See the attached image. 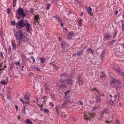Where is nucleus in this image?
Segmentation results:
<instances>
[{
    "instance_id": "f257e3e1",
    "label": "nucleus",
    "mask_w": 124,
    "mask_h": 124,
    "mask_svg": "<svg viewBox=\"0 0 124 124\" xmlns=\"http://www.w3.org/2000/svg\"><path fill=\"white\" fill-rule=\"evenodd\" d=\"M14 36L17 41H19V44L22 41L24 40L25 37L23 33L21 30L18 31L15 33Z\"/></svg>"
},
{
    "instance_id": "f03ea898",
    "label": "nucleus",
    "mask_w": 124,
    "mask_h": 124,
    "mask_svg": "<svg viewBox=\"0 0 124 124\" xmlns=\"http://www.w3.org/2000/svg\"><path fill=\"white\" fill-rule=\"evenodd\" d=\"M25 25L23 20V19L18 21L16 24V28L17 29L23 28L25 26Z\"/></svg>"
},
{
    "instance_id": "7ed1b4c3",
    "label": "nucleus",
    "mask_w": 124,
    "mask_h": 124,
    "mask_svg": "<svg viewBox=\"0 0 124 124\" xmlns=\"http://www.w3.org/2000/svg\"><path fill=\"white\" fill-rule=\"evenodd\" d=\"M69 103L68 101H67L63 104L62 106H56V107L55 108L58 115L59 114L58 111L59 109H60L62 107L63 108H67V106L69 105Z\"/></svg>"
},
{
    "instance_id": "20e7f679",
    "label": "nucleus",
    "mask_w": 124,
    "mask_h": 124,
    "mask_svg": "<svg viewBox=\"0 0 124 124\" xmlns=\"http://www.w3.org/2000/svg\"><path fill=\"white\" fill-rule=\"evenodd\" d=\"M16 13L18 14L23 17H24L26 16V15L24 12L23 9L21 8H18Z\"/></svg>"
},
{
    "instance_id": "39448f33",
    "label": "nucleus",
    "mask_w": 124,
    "mask_h": 124,
    "mask_svg": "<svg viewBox=\"0 0 124 124\" xmlns=\"http://www.w3.org/2000/svg\"><path fill=\"white\" fill-rule=\"evenodd\" d=\"M69 46V44L66 42H63L61 43L62 48L63 50H66Z\"/></svg>"
},
{
    "instance_id": "423d86ee",
    "label": "nucleus",
    "mask_w": 124,
    "mask_h": 124,
    "mask_svg": "<svg viewBox=\"0 0 124 124\" xmlns=\"http://www.w3.org/2000/svg\"><path fill=\"white\" fill-rule=\"evenodd\" d=\"M56 85L59 88L61 89V90H63L64 88L66 87L65 85H63L60 84L59 82H57L56 83Z\"/></svg>"
},
{
    "instance_id": "0eeeda50",
    "label": "nucleus",
    "mask_w": 124,
    "mask_h": 124,
    "mask_svg": "<svg viewBox=\"0 0 124 124\" xmlns=\"http://www.w3.org/2000/svg\"><path fill=\"white\" fill-rule=\"evenodd\" d=\"M88 114L89 115V117L88 116H86L85 115L84 117L85 119L88 120V119L90 121V119L89 118V117H93L94 115V114L89 113Z\"/></svg>"
},
{
    "instance_id": "6e6552de",
    "label": "nucleus",
    "mask_w": 124,
    "mask_h": 124,
    "mask_svg": "<svg viewBox=\"0 0 124 124\" xmlns=\"http://www.w3.org/2000/svg\"><path fill=\"white\" fill-rule=\"evenodd\" d=\"M31 69H33L34 70L40 72L41 71L39 68L38 67L36 66L33 65H31Z\"/></svg>"
},
{
    "instance_id": "1a4fd4ad",
    "label": "nucleus",
    "mask_w": 124,
    "mask_h": 124,
    "mask_svg": "<svg viewBox=\"0 0 124 124\" xmlns=\"http://www.w3.org/2000/svg\"><path fill=\"white\" fill-rule=\"evenodd\" d=\"M67 74H62L60 76V79L62 81L65 80L68 76Z\"/></svg>"
},
{
    "instance_id": "9d476101",
    "label": "nucleus",
    "mask_w": 124,
    "mask_h": 124,
    "mask_svg": "<svg viewBox=\"0 0 124 124\" xmlns=\"http://www.w3.org/2000/svg\"><path fill=\"white\" fill-rule=\"evenodd\" d=\"M8 77L6 78V80H2L0 81L1 84L3 85L7 84L8 82Z\"/></svg>"
},
{
    "instance_id": "9b49d317",
    "label": "nucleus",
    "mask_w": 124,
    "mask_h": 124,
    "mask_svg": "<svg viewBox=\"0 0 124 124\" xmlns=\"http://www.w3.org/2000/svg\"><path fill=\"white\" fill-rule=\"evenodd\" d=\"M117 82V81L113 79L111 83V85L112 87H114L116 86V84Z\"/></svg>"
},
{
    "instance_id": "f8f14e48",
    "label": "nucleus",
    "mask_w": 124,
    "mask_h": 124,
    "mask_svg": "<svg viewBox=\"0 0 124 124\" xmlns=\"http://www.w3.org/2000/svg\"><path fill=\"white\" fill-rule=\"evenodd\" d=\"M74 34V33L72 32H69L67 35L68 38L69 39L71 38L72 37Z\"/></svg>"
},
{
    "instance_id": "ddd939ff",
    "label": "nucleus",
    "mask_w": 124,
    "mask_h": 124,
    "mask_svg": "<svg viewBox=\"0 0 124 124\" xmlns=\"http://www.w3.org/2000/svg\"><path fill=\"white\" fill-rule=\"evenodd\" d=\"M100 95H99V94H98L95 98L96 102H97L99 103L101 101V100L100 98Z\"/></svg>"
},
{
    "instance_id": "4468645a",
    "label": "nucleus",
    "mask_w": 124,
    "mask_h": 124,
    "mask_svg": "<svg viewBox=\"0 0 124 124\" xmlns=\"http://www.w3.org/2000/svg\"><path fill=\"white\" fill-rule=\"evenodd\" d=\"M74 2L75 4V6H77L78 5V4L79 6L81 5V2L77 0H75Z\"/></svg>"
},
{
    "instance_id": "2eb2a0df",
    "label": "nucleus",
    "mask_w": 124,
    "mask_h": 124,
    "mask_svg": "<svg viewBox=\"0 0 124 124\" xmlns=\"http://www.w3.org/2000/svg\"><path fill=\"white\" fill-rule=\"evenodd\" d=\"M12 46L13 47V49H15L16 48V44L15 43V41L14 40L11 41Z\"/></svg>"
},
{
    "instance_id": "dca6fc26",
    "label": "nucleus",
    "mask_w": 124,
    "mask_h": 124,
    "mask_svg": "<svg viewBox=\"0 0 124 124\" xmlns=\"http://www.w3.org/2000/svg\"><path fill=\"white\" fill-rule=\"evenodd\" d=\"M78 79V82L80 85H82L83 82V79L81 77H79Z\"/></svg>"
},
{
    "instance_id": "f3484780",
    "label": "nucleus",
    "mask_w": 124,
    "mask_h": 124,
    "mask_svg": "<svg viewBox=\"0 0 124 124\" xmlns=\"http://www.w3.org/2000/svg\"><path fill=\"white\" fill-rule=\"evenodd\" d=\"M88 14L90 16H92L93 14L92 13H91L90 12L92 11V9L90 7H89L88 8Z\"/></svg>"
},
{
    "instance_id": "a211bd4d",
    "label": "nucleus",
    "mask_w": 124,
    "mask_h": 124,
    "mask_svg": "<svg viewBox=\"0 0 124 124\" xmlns=\"http://www.w3.org/2000/svg\"><path fill=\"white\" fill-rule=\"evenodd\" d=\"M24 98L25 99V101L26 103H27V102L29 101V98L27 95H25L24 97Z\"/></svg>"
},
{
    "instance_id": "6ab92c4d",
    "label": "nucleus",
    "mask_w": 124,
    "mask_h": 124,
    "mask_svg": "<svg viewBox=\"0 0 124 124\" xmlns=\"http://www.w3.org/2000/svg\"><path fill=\"white\" fill-rule=\"evenodd\" d=\"M60 82L63 83L64 84H69V80L68 79L65 80H64L62 81H61Z\"/></svg>"
},
{
    "instance_id": "aec40b11",
    "label": "nucleus",
    "mask_w": 124,
    "mask_h": 124,
    "mask_svg": "<svg viewBox=\"0 0 124 124\" xmlns=\"http://www.w3.org/2000/svg\"><path fill=\"white\" fill-rule=\"evenodd\" d=\"M109 111L108 109H106L103 112H102L101 113V115L104 113L107 114L109 113Z\"/></svg>"
},
{
    "instance_id": "412c9836",
    "label": "nucleus",
    "mask_w": 124,
    "mask_h": 124,
    "mask_svg": "<svg viewBox=\"0 0 124 124\" xmlns=\"http://www.w3.org/2000/svg\"><path fill=\"white\" fill-rule=\"evenodd\" d=\"M110 37V36L108 34H106L104 36V38L107 40H108Z\"/></svg>"
},
{
    "instance_id": "4be33fe9",
    "label": "nucleus",
    "mask_w": 124,
    "mask_h": 124,
    "mask_svg": "<svg viewBox=\"0 0 124 124\" xmlns=\"http://www.w3.org/2000/svg\"><path fill=\"white\" fill-rule=\"evenodd\" d=\"M26 122L28 124H33L31 121L29 119L26 120Z\"/></svg>"
},
{
    "instance_id": "5701e85b",
    "label": "nucleus",
    "mask_w": 124,
    "mask_h": 124,
    "mask_svg": "<svg viewBox=\"0 0 124 124\" xmlns=\"http://www.w3.org/2000/svg\"><path fill=\"white\" fill-rule=\"evenodd\" d=\"M69 80V84L71 85H72L74 83V81H73L72 79H70Z\"/></svg>"
},
{
    "instance_id": "b1692460",
    "label": "nucleus",
    "mask_w": 124,
    "mask_h": 124,
    "mask_svg": "<svg viewBox=\"0 0 124 124\" xmlns=\"http://www.w3.org/2000/svg\"><path fill=\"white\" fill-rule=\"evenodd\" d=\"M115 100L113 101H112V100L110 101L109 102V103L110 105H113L114 104V102Z\"/></svg>"
},
{
    "instance_id": "393cba45",
    "label": "nucleus",
    "mask_w": 124,
    "mask_h": 124,
    "mask_svg": "<svg viewBox=\"0 0 124 124\" xmlns=\"http://www.w3.org/2000/svg\"><path fill=\"white\" fill-rule=\"evenodd\" d=\"M87 50L88 52H90V53L93 54V50L90 48H89L87 49Z\"/></svg>"
},
{
    "instance_id": "a878e982",
    "label": "nucleus",
    "mask_w": 124,
    "mask_h": 124,
    "mask_svg": "<svg viewBox=\"0 0 124 124\" xmlns=\"http://www.w3.org/2000/svg\"><path fill=\"white\" fill-rule=\"evenodd\" d=\"M41 63H44L45 60V58H42L40 59Z\"/></svg>"
},
{
    "instance_id": "bb28decb",
    "label": "nucleus",
    "mask_w": 124,
    "mask_h": 124,
    "mask_svg": "<svg viewBox=\"0 0 124 124\" xmlns=\"http://www.w3.org/2000/svg\"><path fill=\"white\" fill-rule=\"evenodd\" d=\"M82 21L81 20V19H79L78 20V22L79 23V24L78 25L79 26H80L82 25V24L81 23V22Z\"/></svg>"
},
{
    "instance_id": "cd10ccee",
    "label": "nucleus",
    "mask_w": 124,
    "mask_h": 124,
    "mask_svg": "<svg viewBox=\"0 0 124 124\" xmlns=\"http://www.w3.org/2000/svg\"><path fill=\"white\" fill-rule=\"evenodd\" d=\"M25 26L26 28L30 27V25L28 23H24Z\"/></svg>"
},
{
    "instance_id": "c85d7f7f",
    "label": "nucleus",
    "mask_w": 124,
    "mask_h": 124,
    "mask_svg": "<svg viewBox=\"0 0 124 124\" xmlns=\"http://www.w3.org/2000/svg\"><path fill=\"white\" fill-rule=\"evenodd\" d=\"M55 18L56 19H57L60 22H61L62 20V18L58 17H56Z\"/></svg>"
},
{
    "instance_id": "c756f323",
    "label": "nucleus",
    "mask_w": 124,
    "mask_h": 124,
    "mask_svg": "<svg viewBox=\"0 0 124 124\" xmlns=\"http://www.w3.org/2000/svg\"><path fill=\"white\" fill-rule=\"evenodd\" d=\"M122 31H124V22H122Z\"/></svg>"
},
{
    "instance_id": "7c9ffc66",
    "label": "nucleus",
    "mask_w": 124,
    "mask_h": 124,
    "mask_svg": "<svg viewBox=\"0 0 124 124\" xmlns=\"http://www.w3.org/2000/svg\"><path fill=\"white\" fill-rule=\"evenodd\" d=\"M16 0H13V6L14 7H15L16 6Z\"/></svg>"
},
{
    "instance_id": "2f4dec72",
    "label": "nucleus",
    "mask_w": 124,
    "mask_h": 124,
    "mask_svg": "<svg viewBox=\"0 0 124 124\" xmlns=\"http://www.w3.org/2000/svg\"><path fill=\"white\" fill-rule=\"evenodd\" d=\"M70 90H68V91H66L65 92V96H66L68 94H69V93H70Z\"/></svg>"
},
{
    "instance_id": "473e14b6",
    "label": "nucleus",
    "mask_w": 124,
    "mask_h": 124,
    "mask_svg": "<svg viewBox=\"0 0 124 124\" xmlns=\"http://www.w3.org/2000/svg\"><path fill=\"white\" fill-rule=\"evenodd\" d=\"M39 16L37 15L35 16V20L37 22H38V19L39 18Z\"/></svg>"
},
{
    "instance_id": "72a5a7b5",
    "label": "nucleus",
    "mask_w": 124,
    "mask_h": 124,
    "mask_svg": "<svg viewBox=\"0 0 124 124\" xmlns=\"http://www.w3.org/2000/svg\"><path fill=\"white\" fill-rule=\"evenodd\" d=\"M114 69H115L116 70H117L118 72H119V71H118V67L116 66H114Z\"/></svg>"
},
{
    "instance_id": "f704fd0d",
    "label": "nucleus",
    "mask_w": 124,
    "mask_h": 124,
    "mask_svg": "<svg viewBox=\"0 0 124 124\" xmlns=\"http://www.w3.org/2000/svg\"><path fill=\"white\" fill-rule=\"evenodd\" d=\"M117 29H116V30H115L114 31V33L115 34L114 37L116 36V35L117 33Z\"/></svg>"
},
{
    "instance_id": "c9c22d12",
    "label": "nucleus",
    "mask_w": 124,
    "mask_h": 124,
    "mask_svg": "<svg viewBox=\"0 0 124 124\" xmlns=\"http://www.w3.org/2000/svg\"><path fill=\"white\" fill-rule=\"evenodd\" d=\"M11 46L10 45H9V46L8 48V52H9V53H10V52L11 51Z\"/></svg>"
},
{
    "instance_id": "e433bc0d",
    "label": "nucleus",
    "mask_w": 124,
    "mask_h": 124,
    "mask_svg": "<svg viewBox=\"0 0 124 124\" xmlns=\"http://www.w3.org/2000/svg\"><path fill=\"white\" fill-rule=\"evenodd\" d=\"M51 5L49 3H48L47 4V10H48L49 9V7Z\"/></svg>"
},
{
    "instance_id": "4c0bfd02",
    "label": "nucleus",
    "mask_w": 124,
    "mask_h": 124,
    "mask_svg": "<svg viewBox=\"0 0 124 124\" xmlns=\"http://www.w3.org/2000/svg\"><path fill=\"white\" fill-rule=\"evenodd\" d=\"M116 122L115 124H120V122L117 119H116Z\"/></svg>"
},
{
    "instance_id": "58836bf2",
    "label": "nucleus",
    "mask_w": 124,
    "mask_h": 124,
    "mask_svg": "<svg viewBox=\"0 0 124 124\" xmlns=\"http://www.w3.org/2000/svg\"><path fill=\"white\" fill-rule=\"evenodd\" d=\"M44 112L45 113H47L49 112V110L48 109H45L44 110Z\"/></svg>"
},
{
    "instance_id": "ea45409f",
    "label": "nucleus",
    "mask_w": 124,
    "mask_h": 124,
    "mask_svg": "<svg viewBox=\"0 0 124 124\" xmlns=\"http://www.w3.org/2000/svg\"><path fill=\"white\" fill-rule=\"evenodd\" d=\"M19 63L20 61H19L18 62H15V64H16V65H18V66H19Z\"/></svg>"
},
{
    "instance_id": "a19ab883",
    "label": "nucleus",
    "mask_w": 124,
    "mask_h": 124,
    "mask_svg": "<svg viewBox=\"0 0 124 124\" xmlns=\"http://www.w3.org/2000/svg\"><path fill=\"white\" fill-rule=\"evenodd\" d=\"M105 53V52L104 51H103L102 52L101 54V57H103L104 56Z\"/></svg>"
},
{
    "instance_id": "79ce46f5",
    "label": "nucleus",
    "mask_w": 124,
    "mask_h": 124,
    "mask_svg": "<svg viewBox=\"0 0 124 124\" xmlns=\"http://www.w3.org/2000/svg\"><path fill=\"white\" fill-rule=\"evenodd\" d=\"M7 10L8 13L9 14L10 11V9L9 8H8L7 9Z\"/></svg>"
},
{
    "instance_id": "37998d69",
    "label": "nucleus",
    "mask_w": 124,
    "mask_h": 124,
    "mask_svg": "<svg viewBox=\"0 0 124 124\" xmlns=\"http://www.w3.org/2000/svg\"><path fill=\"white\" fill-rule=\"evenodd\" d=\"M31 58V59L33 60V62H35V61L34 57H33V56H32Z\"/></svg>"
},
{
    "instance_id": "c03bdc74",
    "label": "nucleus",
    "mask_w": 124,
    "mask_h": 124,
    "mask_svg": "<svg viewBox=\"0 0 124 124\" xmlns=\"http://www.w3.org/2000/svg\"><path fill=\"white\" fill-rule=\"evenodd\" d=\"M49 105L50 106L52 107H53L54 106V104L51 102H49Z\"/></svg>"
},
{
    "instance_id": "a18cd8bd",
    "label": "nucleus",
    "mask_w": 124,
    "mask_h": 124,
    "mask_svg": "<svg viewBox=\"0 0 124 124\" xmlns=\"http://www.w3.org/2000/svg\"><path fill=\"white\" fill-rule=\"evenodd\" d=\"M11 23L13 25H15V22H13L12 21H11Z\"/></svg>"
},
{
    "instance_id": "49530a36",
    "label": "nucleus",
    "mask_w": 124,
    "mask_h": 124,
    "mask_svg": "<svg viewBox=\"0 0 124 124\" xmlns=\"http://www.w3.org/2000/svg\"><path fill=\"white\" fill-rule=\"evenodd\" d=\"M118 95V93H117V95H115L114 96V97L115 98V100H116V97H117V96Z\"/></svg>"
},
{
    "instance_id": "de8ad7c7",
    "label": "nucleus",
    "mask_w": 124,
    "mask_h": 124,
    "mask_svg": "<svg viewBox=\"0 0 124 124\" xmlns=\"http://www.w3.org/2000/svg\"><path fill=\"white\" fill-rule=\"evenodd\" d=\"M20 101H21L23 104H24L25 103V101H23L20 98Z\"/></svg>"
},
{
    "instance_id": "09e8293b",
    "label": "nucleus",
    "mask_w": 124,
    "mask_h": 124,
    "mask_svg": "<svg viewBox=\"0 0 124 124\" xmlns=\"http://www.w3.org/2000/svg\"><path fill=\"white\" fill-rule=\"evenodd\" d=\"M94 90H95L96 92H97V93H98V94H99V92L97 89L96 88H95L94 89Z\"/></svg>"
},
{
    "instance_id": "8fccbe9b",
    "label": "nucleus",
    "mask_w": 124,
    "mask_h": 124,
    "mask_svg": "<svg viewBox=\"0 0 124 124\" xmlns=\"http://www.w3.org/2000/svg\"><path fill=\"white\" fill-rule=\"evenodd\" d=\"M31 13H33L34 11L33 9V8H31Z\"/></svg>"
},
{
    "instance_id": "3c124183",
    "label": "nucleus",
    "mask_w": 124,
    "mask_h": 124,
    "mask_svg": "<svg viewBox=\"0 0 124 124\" xmlns=\"http://www.w3.org/2000/svg\"><path fill=\"white\" fill-rule=\"evenodd\" d=\"M30 27H28L27 28V31L28 32H29L30 30Z\"/></svg>"
},
{
    "instance_id": "603ef678",
    "label": "nucleus",
    "mask_w": 124,
    "mask_h": 124,
    "mask_svg": "<svg viewBox=\"0 0 124 124\" xmlns=\"http://www.w3.org/2000/svg\"><path fill=\"white\" fill-rule=\"evenodd\" d=\"M25 107H24L23 108V111H24V113H25Z\"/></svg>"
},
{
    "instance_id": "864d4df0",
    "label": "nucleus",
    "mask_w": 124,
    "mask_h": 124,
    "mask_svg": "<svg viewBox=\"0 0 124 124\" xmlns=\"http://www.w3.org/2000/svg\"><path fill=\"white\" fill-rule=\"evenodd\" d=\"M112 120H110L109 121H106V122L108 123H111L112 122Z\"/></svg>"
},
{
    "instance_id": "5fc2aeb1",
    "label": "nucleus",
    "mask_w": 124,
    "mask_h": 124,
    "mask_svg": "<svg viewBox=\"0 0 124 124\" xmlns=\"http://www.w3.org/2000/svg\"><path fill=\"white\" fill-rule=\"evenodd\" d=\"M0 54H1V56H2V57L3 58V54L2 52H1L0 53Z\"/></svg>"
},
{
    "instance_id": "6e6d98bb",
    "label": "nucleus",
    "mask_w": 124,
    "mask_h": 124,
    "mask_svg": "<svg viewBox=\"0 0 124 124\" xmlns=\"http://www.w3.org/2000/svg\"><path fill=\"white\" fill-rule=\"evenodd\" d=\"M79 102L80 103V104L81 105H83V103L82 102Z\"/></svg>"
},
{
    "instance_id": "4d7b16f0",
    "label": "nucleus",
    "mask_w": 124,
    "mask_h": 124,
    "mask_svg": "<svg viewBox=\"0 0 124 124\" xmlns=\"http://www.w3.org/2000/svg\"><path fill=\"white\" fill-rule=\"evenodd\" d=\"M73 119L74 122L76 121L77 120L76 118H73Z\"/></svg>"
},
{
    "instance_id": "13d9d810",
    "label": "nucleus",
    "mask_w": 124,
    "mask_h": 124,
    "mask_svg": "<svg viewBox=\"0 0 124 124\" xmlns=\"http://www.w3.org/2000/svg\"><path fill=\"white\" fill-rule=\"evenodd\" d=\"M97 108L96 107H94L93 108V110H95Z\"/></svg>"
},
{
    "instance_id": "bf43d9fd",
    "label": "nucleus",
    "mask_w": 124,
    "mask_h": 124,
    "mask_svg": "<svg viewBox=\"0 0 124 124\" xmlns=\"http://www.w3.org/2000/svg\"><path fill=\"white\" fill-rule=\"evenodd\" d=\"M118 11L117 10L116 11V12H115V15H117L118 14Z\"/></svg>"
},
{
    "instance_id": "052dcab7",
    "label": "nucleus",
    "mask_w": 124,
    "mask_h": 124,
    "mask_svg": "<svg viewBox=\"0 0 124 124\" xmlns=\"http://www.w3.org/2000/svg\"><path fill=\"white\" fill-rule=\"evenodd\" d=\"M51 65H53V66H55V65L53 63H51Z\"/></svg>"
},
{
    "instance_id": "680f3d73",
    "label": "nucleus",
    "mask_w": 124,
    "mask_h": 124,
    "mask_svg": "<svg viewBox=\"0 0 124 124\" xmlns=\"http://www.w3.org/2000/svg\"><path fill=\"white\" fill-rule=\"evenodd\" d=\"M15 106L16 107V109L17 110L18 108V107L16 105Z\"/></svg>"
},
{
    "instance_id": "e2e57ef3",
    "label": "nucleus",
    "mask_w": 124,
    "mask_h": 124,
    "mask_svg": "<svg viewBox=\"0 0 124 124\" xmlns=\"http://www.w3.org/2000/svg\"><path fill=\"white\" fill-rule=\"evenodd\" d=\"M3 64V63H1V64H0V68L1 67L2 64Z\"/></svg>"
},
{
    "instance_id": "0e129e2a",
    "label": "nucleus",
    "mask_w": 124,
    "mask_h": 124,
    "mask_svg": "<svg viewBox=\"0 0 124 124\" xmlns=\"http://www.w3.org/2000/svg\"><path fill=\"white\" fill-rule=\"evenodd\" d=\"M83 13L82 12L80 14V15L82 16H83Z\"/></svg>"
},
{
    "instance_id": "69168bd1",
    "label": "nucleus",
    "mask_w": 124,
    "mask_h": 124,
    "mask_svg": "<svg viewBox=\"0 0 124 124\" xmlns=\"http://www.w3.org/2000/svg\"><path fill=\"white\" fill-rule=\"evenodd\" d=\"M33 73H29L30 75H31Z\"/></svg>"
},
{
    "instance_id": "338daca9",
    "label": "nucleus",
    "mask_w": 124,
    "mask_h": 124,
    "mask_svg": "<svg viewBox=\"0 0 124 124\" xmlns=\"http://www.w3.org/2000/svg\"><path fill=\"white\" fill-rule=\"evenodd\" d=\"M122 76H124V72H123L122 73Z\"/></svg>"
},
{
    "instance_id": "774afa93",
    "label": "nucleus",
    "mask_w": 124,
    "mask_h": 124,
    "mask_svg": "<svg viewBox=\"0 0 124 124\" xmlns=\"http://www.w3.org/2000/svg\"><path fill=\"white\" fill-rule=\"evenodd\" d=\"M109 96L110 97H111V98H112V95H109Z\"/></svg>"
}]
</instances>
